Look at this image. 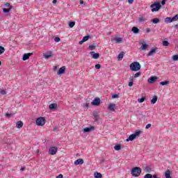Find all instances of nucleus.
I'll return each instance as SVG.
<instances>
[{
    "label": "nucleus",
    "instance_id": "f257e3e1",
    "mask_svg": "<svg viewBox=\"0 0 178 178\" xmlns=\"http://www.w3.org/2000/svg\"><path fill=\"white\" fill-rule=\"evenodd\" d=\"M129 67L132 72H138L141 69V65L138 62H134L131 63Z\"/></svg>",
    "mask_w": 178,
    "mask_h": 178
},
{
    "label": "nucleus",
    "instance_id": "f03ea898",
    "mask_svg": "<svg viewBox=\"0 0 178 178\" xmlns=\"http://www.w3.org/2000/svg\"><path fill=\"white\" fill-rule=\"evenodd\" d=\"M131 175H132L134 177H138V176L141 175V168L134 167L131 170Z\"/></svg>",
    "mask_w": 178,
    "mask_h": 178
},
{
    "label": "nucleus",
    "instance_id": "7ed1b4c3",
    "mask_svg": "<svg viewBox=\"0 0 178 178\" xmlns=\"http://www.w3.org/2000/svg\"><path fill=\"white\" fill-rule=\"evenodd\" d=\"M141 133L142 131L140 130H137L134 134L129 136V138L126 140L127 143H129V141H134V140H136V138L138 137Z\"/></svg>",
    "mask_w": 178,
    "mask_h": 178
},
{
    "label": "nucleus",
    "instance_id": "20e7f679",
    "mask_svg": "<svg viewBox=\"0 0 178 178\" xmlns=\"http://www.w3.org/2000/svg\"><path fill=\"white\" fill-rule=\"evenodd\" d=\"M162 7V6H161V3L156 1L154 2L153 4H152L150 6V8H152V12H158V10H159V9H161V8Z\"/></svg>",
    "mask_w": 178,
    "mask_h": 178
},
{
    "label": "nucleus",
    "instance_id": "39448f33",
    "mask_svg": "<svg viewBox=\"0 0 178 178\" xmlns=\"http://www.w3.org/2000/svg\"><path fill=\"white\" fill-rule=\"evenodd\" d=\"M37 126H44L45 124V118L44 117H40L36 120Z\"/></svg>",
    "mask_w": 178,
    "mask_h": 178
},
{
    "label": "nucleus",
    "instance_id": "423d86ee",
    "mask_svg": "<svg viewBox=\"0 0 178 178\" xmlns=\"http://www.w3.org/2000/svg\"><path fill=\"white\" fill-rule=\"evenodd\" d=\"M111 42H115V44H122V42H123V38L115 36L111 38Z\"/></svg>",
    "mask_w": 178,
    "mask_h": 178
},
{
    "label": "nucleus",
    "instance_id": "0eeeda50",
    "mask_svg": "<svg viewBox=\"0 0 178 178\" xmlns=\"http://www.w3.org/2000/svg\"><path fill=\"white\" fill-rule=\"evenodd\" d=\"M91 105L93 106H99L101 105V99L100 98H95L92 102Z\"/></svg>",
    "mask_w": 178,
    "mask_h": 178
},
{
    "label": "nucleus",
    "instance_id": "6e6552de",
    "mask_svg": "<svg viewBox=\"0 0 178 178\" xmlns=\"http://www.w3.org/2000/svg\"><path fill=\"white\" fill-rule=\"evenodd\" d=\"M56 152H58V147H51L49 149V154L50 155H55L56 154Z\"/></svg>",
    "mask_w": 178,
    "mask_h": 178
},
{
    "label": "nucleus",
    "instance_id": "1a4fd4ad",
    "mask_svg": "<svg viewBox=\"0 0 178 178\" xmlns=\"http://www.w3.org/2000/svg\"><path fill=\"white\" fill-rule=\"evenodd\" d=\"M159 77L158 76H151L150 78H149L148 79V83H149L150 84H154V83H155V81L156 80H158Z\"/></svg>",
    "mask_w": 178,
    "mask_h": 178
},
{
    "label": "nucleus",
    "instance_id": "9d476101",
    "mask_svg": "<svg viewBox=\"0 0 178 178\" xmlns=\"http://www.w3.org/2000/svg\"><path fill=\"white\" fill-rule=\"evenodd\" d=\"M90 55H91L93 59H98L99 58V54L95 51H90Z\"/></svg>",
    "mask_w": 178,
    "mask_h": 178
},
{
    "label": "nucleus",
    "instance_id": "9b49d317",
    "mask_svg": "<svg viewBox=\"0 0 178 178\" xmlns=\"http://www.w3.org/2000/svg\"><path fill=\"white\" fill-rule=\"evenodd\" d=\"M65 70H66V67L63 66L58 70L57 74H58V76H61V74H63V73H65Z\"/></svg>",
    "mask_w": 178,
    "mask_h": 178
},
{
    "label": "nucleus",
    "instance_id": "f8f14e48",
    "mask_svg": "<svg viewBox=\"0 0 178 178\" xmlns=\"http://www.w3.org/2000/svg\"><path fill=\"white\" fill-rule=\"evenodd\" d=\"M43 56L44 59H49V58H52V52L49 51V52L44 53L43 54Z\"/></svg>",
    "mask_w": 178,
    "mask_h": 178
},
{
    "label": "nucleus",
    "instance_id": "ddd939ff",
    "mask_svg": "<svg viewBox=\"0 0 178 178\" xmlns=\"http://www.w3.org/2000/svg\"><path fill=\"white\" fill-rule=\"evenodd\" d=\"M33 55V53L24 54L22 57V60H27L30 58V56Z\"/></svg>",
    "mask_w": 178,
    "mask_h": 178
},
{
    "label": "nucleus",
    "instance_id": "4468645a",
    "mask_svg": "<svg viewBox=\"0 0 178 178\" xmlns=\"http://www.w3.org/2000/svg\"><path fill=\"white\" fill-rule=\"evenodd\" d=\"M116 108V104H110L108 105V111H111V112H115V108Z\"/></svg>",
    "mask_w": 178,
    "mask_h": 178
},
{
    "label": "nucleus",
    "instance_id": "2eb2a0df",
    "mask_svg": "<svg viewBox=\"0 0 178 178\" xmlns=\"http://www.w3.org/2000/svg\"><path fill=\"white\" fill-rule=\"evenodd\" d=\"M94 127L91 126L90 127H86L83 129V133H90V131H92L94 130Z\"/></svg>",
    "mask_w": 178,
    "mask_h": 178
},
{
    "label": "nucleus",
    "instance_id": "dca6fc26",
    "mask_svg": "<svg viewBox=\"0 0 178 178\" xmlns=\"http://www.w3.org/2000/svg\"><path fill=\"white\" fill-rule=\"evenodd\" d=\"M156 49H158V48H153L147 54V56H152V55H154V54H155L156 52Z\"/></svg>",
    "mask_w": 178,
    "mask_h": 178
},
{
    "label": "nucleus",
    "instance_id": "f3484780",
    "mask_svg": "<svg viewBox=\"0 0 178 178\" xmlns=\"http://www.w3.org/2000/svg\"><path fill=\"white\" fill-rule=\"evenodd\" d=\"M147 48H148V44L145 42H143L142 43V46L140 48V51H145Z\"/></svg>",
    "mask_w": 178,
    "mask_h": 178
},
{
    "label": "nucleus",
    "instance_id": "a211bd4d",
    "mask_svg": "<svg viewBox=\"0 0 178 178\" xmlns=\"http://www.w3.org/2000/svg\"><path fill=\"white\" fill-rule=\"evenodd\" d=\"M83 163H84L83 159H78L74 161V165H83Z\"/></svg>",
    "mask_w": 178,
    "mask_h": 178
},
{
    "label": "nucleus",
    "instance_id": "6ab92c4d",
    "mask_svg": "<svg viewBox=\"0 0 178 178\" xmlns=\"http://www.w3.org/2000/svg\"><path fill=\"white\" fill-rule=\"evenodd\" d=\"M161 22V19L159 18H154L150 21V23H153V24H158V23Z\"/></svg>",
    "mask_w": 178,
    "mask_h": 178
},
{
    "label": "nucleus",
    "instance_id": "aec40b11",
    "mask_svg": "<svg viewBox=\"0 0 178 178\" xmlns=\"http://www.w3.org/2000/svg\"><path fill=\"white\" fill-rule=\"evenodd\" d=\"M131 31H133V33L134 34H138V33H140V29H138L137 27L134 26L132 27Z\"/></svg>",
    "mask_w": 178,
    "mask_h": 178
},
{
    "label": "nucleus",
    "instance_id": "412c9836",
    "mask_svg": "<svg viewBox=\"0 0 178 178\" xmlns=\"http://www.w3.org/2000/svg\"><path fill=\"white\" fill-rule=\"evenodd\" d=\"M16 127L17 129H22L23 127V122L22 121H18L16 124Z\"/></svg>",
    "mask_w": 178,
    "mask_h": 178
},
{
    "label": "nucleus",
    "instance_id": "4be33fe9",
    "mask_svg": "<svg viewBox=\"0 0 178 178\" xmlns=\"http://www.w3.org/2000/svg\"><path fill=\"white\" fill-rule=\"evenodd\" d=\"M49 109H51V111L54 109H56L58 108V104H51L49 106Z\"/></svg>",
    "mask_w": 178,
    "mask_h": 178
},
{
    "label": "nucleus",
    "instance_id": "5701e85b",
    "mask_svg": "<svg viewBox=\"0 0 178 178\" xmlns=\"http://www.w3.org/2000/svg\"><path fill=\"white\" fill-rule=\"evenodd\" d=\"M12 6H10L8 8H2L3 13H9L12 10Z\"/></svg>",
    "mask_w": 178,
    "mask_h": 178
},
{
    "label": "nucleus",
    "instance_id": "b1692460",
    "mask_svg": "<svg viewBox=\"0 0 178 178\" xmlns=\"http://www.w3.org/2000/svg\"><path fill=\"white\" fill-rule=\"evenodd\" d=\"M165 178H172L170 176V170H167L165 172Z\"/></svg>",
    "mask_w": 178,
    "mask_h": 178
},
{
    "label": "nucleus",
    "instance_id": "393cba45",
    "mask_svg": "<svg viewBox=\"0 0 178 178\" xmlns=\"http://www.w3.org/2000/svg\"><path fill=\"white\" fill-rule=\"evenodd\" d=\"M94 177L95 178H102V174L98 172H95L94 174Z\"/></svg>",
    "mask_w": 178,
    "mask_h": 178
},
{
    "label": "nucleus",
    "instance_id": "a878e982",
    "mask_svg": "<svg viewBox=\"0 0 178 178\" xmlns=\"http://www.w3.org/2000/svg\"><path fill=\"white\" fill-rule=\"evenodd\" d=\"M114 149H115V151H120L122 149V145H115Z\"/></svg>",
    "mask_w": 178,
    "mask_h": 178
},
{
    "label": "nucleus",
    "instance_id": "bb28decb",
    "mask_svg": "<svg viewBox=\"0 0 178 178\" xmlns=\"http://www.w3.org/2000/svg\"><path fill=\"white\" fill-rule=\"evenodd\" d=\"M156 101H158V97L154 96L153 99L151 100V103L153 104H156Z\"/></svg>",
    "mask_w": 178,
    "mask_h": 178
},
{
    "label": "nucleus",
    "instance_id": "cd10ccee",
    "mask_svg": "<svg viewBox=\"0 0 178 178\" xmlns=\"http://www.w3.org/2000/svg\"><path fill=\"white\" fill-rule=\"evenodd\" d=\"M164 22H165V23H172V22H173V21H172V17H166V18L165 19Z\"/></svg>",
    "mask_w": 178,
    "mask_h": 178
},
{
    "label": "nucleus",
    "instance_id": "c85d7f7f",
    "mask_svg": "<svg viewBox=\"0 0 178 178\" xmlns=\"http://www.w3.org/2000/svg\"><path fill=\"white\" fill-rule=\"evenodd\" d=\"M123 56H124V54H123V52H121L118 54V58L119 59V60H122V59H123Z\"/></svg>",
    "mask_w": 178,
    "mask_h": 178
},
{
    "label": "nucleus",
    "instance_id": "c756f323",
    "mask_svg": "<svg viewBox=\"0 0 178 178\" xmlns=\"http://www.w3.org/2000/svg\"><path fill=\"white\" fill-rule=\"evenodd\" d=\"M144 101H145V97H142L140 99H138V102H139V104H143Z\"/></svg>",
    "mask_w": 178,
    "mask_h": 178
},
{
    "label": "nucleus",
    "instance_id": "7c9ffc66",
    "mask_svg": "<svg viewBox=\"0 0 178 178\" xmlns=\"http://www.w3.org/2000/svg\"><path fill=\"white\" fill-rule=\"evenodd\" d=\"M75 25H76L75 22H70L69 23V27H70V29H73V27H74Z\"/></svg>",
    "mask_w": 178,
    "mask_h": 178
},
{
    "label": "nucleus",
    "instance_id": "2f4dec72",
    "mask_svg": "<svg viewBox=\"0 0 178 178\" xmlns=\"http://www.w3.org/2000/svg\"><path fill=\"white\" fill-rule=\"evenodd\" d=\"M95 48H97V47L94 44L89 45L88 47V49H90V51H94Z\"/></svg>",
    "mask_w": 178,
    "mask_h": 178
},
{
    "label": "nucleus",
    "instance_id": "473e14b6",
    "mask_svg": "<svg viewBox=\"0 0 178 178\" xmlns=\"http://www.w3.org/2000/svg\"><path fill=\"white\" fill-rule=\"evenodd\" d=\"M160 84L161 86H168V84H169V81H161Z\"/></svg>",
    "mask_w": 178,
    "mask_h": 178
},
{
    "label": "nucleus",
    "instance_id": "72a5a7b5",
    "mask_svg": "<svg viewBox=\"0 0 178 178\" xmlns=\"http://www.w3.org/2000/svg\"><path fill=\"white\" fill-rule=\"evenodd\" d=\"M5 52V47L0 46V55H2Z\"/></svg>",
    "mask_w": 178,
    "mask_h": 178
},
{
    "label": "nucleus",
    "instance_id": "f704fd0d",
    "mask_svg": "<svg viewBox=\"0 0 178 178\" xmlns=\"http://www.w3.org/2000/svg\"><path fill=\"white\" fill-rule=\"evenodd\" d=\"M172 22H176L178 20V15H175L173 17H171Z\"/></svg>",
    "mask_w": 178,
    "mask_h": 178
},
{
    "label": "nucleus",
    "instance_id": "c9c22d12",
    "mask_svg": "<svg viewBox=\"0 0 178 178\" xmlns=\"http://www.w3.org/2000/svg\"><path fill=\"white\" fill-rule=\"evenodd\" d=\"M89 39H90V35H86V36H84L82 40L86 42V41H88Z\"/></svg>",
    "mask_w": 178,
    "mask_h": 178
},
{
    "label": "nucleus",
    "instance_id": "e433bc0d",
    "mask_svg": "<svg viewBox=\"0 0 178 178\" xmlns=\"http://www.w3.org/2000/svg\"><path fill=\"white\" fill-rule=\"evenodd\" d=\"M152 177H154V176H152V175H151V174H146L144 176V178H152Z\"/></svg>",
    "mask_w": 178,
    "mask_h": 178
},
{
    "label": "nucleus",
    "instance_id": "4c0bfd02",
    "mask_svg": "<svg viewBox=\"0 0 178 178\" xmlns=\"http://www.w3.org/2000/svg\"><path fill=\"white\" fill-rule=\"evenodd\" d=\"M163 47H168V45H169V42H168V41H166V40H164V41L163 42Z\"/></svg>",
    "mask_w": 178,
    "mask_h": 178
},
{
    "label": "nucleus",
    "instance_id": "58836bf2",
    "mask_svg": "<svg viewBox=\"0 0 178 178\" xmlns=\"http://www.w3.org/2000/svg\"><path fill=\"white\" fill-rule=\"evenodd\" d=\"M145 172H147V173H149V172H151V168L147 166V167L145 168Z\"/></svg>",
    "mask_w": 178,
    "mask_h": 178
},
{
    "label": "nucleus",
    "instance_id": "ea45409f",
    "mask_svg": "<svg viewBox=\"0 0 178 178\" xmlns=\"http://www.w3.org/2000/svg\"><path fill=\"white\" fill-rule=\"evenodd\" d=\"M93 116L95 118V120H98V114L97 113H94Z\"/></svg>",
    "mask_w": 178,
    "mask_h": 178
},
{
    "label": "nucleus",
    "instance_id": "a19ab883",
    "mask_svg": "<svg viewBox=\"0 0 178 178\" xmlns=\"http://www.w3.org/2000/svg\"><path fill=\"white\" fill-rule=\"evenodd\" d=\"M140 76H141V73L139 72L135 74L134 77L137 79V77H140Z\"/></svg>",
    "mask_w": 178,
    "mask_h": 178
},
{
    "label": "nucleus",
    "instance_id": "79ce46f5",
    "mask_svg": "<svg viewBox=\"0 0 178 178\" xmlns=\"http://www.w3.org/2000/svg\"><path fill=\"white\" fill-rule=\"evenodd\" d=\"M118 97H119V95L118 94H115L111 96V98H113V99H115V98H118Z\"/></svg>",
    "mask_w": 178,
    "mask_h": 178
},
{
    "label": "nucleus",
    "instance_id": "37998d69",
    "mask_svg": "<svg viewBox=\"0 0 178 178\" xmlns=\"http://www.w3.org/2000/svg\"><path fill=\"white\" fill-rule=\"evenodd\" d=\"M0 94H1V95H6V91L5 90H2L0 91Z\"/></svg>",
    "mask_w": 178,
    "mask_h": 178
},
{
    "label": "nucleus",
    "instance_id": "c03bdc74",
    "mask_svg": "<svg viewBox=\"0 0 178 178\" xmlns=\"http://www.w3.org/2000/svg\"><path fill=\"white\" fill-rule=\"evenodd\" d=\"M54 41H55L56 42H59V41H60V38H59V37H56V38H54Z\"/></svg>",
    "mask_w": 178,
    "mask_h": 178
},
{
    "label": "nucleus",
    "instance_id": "a18cd8bd",
    "mask_svg": "<svg viewBox=\"0 0 178 178\" xmlns=\"http://www.w3.org/2000/svg\"><path fill=\"white\" fill-rule=\"evenodd\" d=\"M172 59L173 60H178V55H174Z\"/></svg>",
    "mask_w": 178,
    "mask_h": 178
},
{
    "label": "nucleus",
    "instance_id": "49530a36",
    "mask_svg": "<svg viewBox=\"0 0 178 178\" xmlns=\"http://www.w3.org/2000/svg\"><path fill=\"white\" fill-rule=\"evenodd\" d=\"M95 67V69L99 70V69H101V65L100 64H96Z\"/></svg>",
    "mask_w": 178,
    "mask_h": 178
},
{
    "label": "nucleus",
    "instance_id": "de8ad7c7",
    "mask_svg": "<svg viewBox=\"0 0 178 178\" xmlns=\"http://www.w3.org/2000/svg\"><path fill=\"white\" fill-rule=\"evenodd\" d=\"M145 21V18H144V17H140L139 18V22H143Z\"/></svg>",
    "mask_w": 178,
    "mask_h": 178
},
{
    "label": "nucleus",
    "instance_id": "09e8293b",
    "mask_svg": "<svg viewBox=\"0 0 178 178\" xmlns=\"http://www.w3.org/2000/svg\"><path fill=\"white\" fill-rule=\"evenodd\" d=\"M4 6H6V8H10V3L7 2L4 4Z\"/></svg>",
    "mask_w": 178,
    "mask_h": 178
},
{
    "label": "nucleus",
    "instance_id": "8fccbe9b",
    "mask_svg": "<svg viewBox=\"0 0 178 178\" xmlns=\"http://www.w3.org/2000/svg\"><path fill=\"white\" fill-rule=\"evenodd\" d=\"M13 114L12 113H6V118H10Z\"/></svg>",
    "mask_w": 178,
    "mask_h": 178
},
{
    "label": "nucleus",
    "instance_id": "3c124183",
    "mask_svg": "<svg viewBox=\"0 0 178 178\" xmlns=\"http://www.w3.org/2000/svg\"><path fill=\"white\" fill-rule=\"evenodd\" d=\"M133 84H134L133 81H130V82L128 83V86H129V87H133Z\"/></svg>",
    "mask_w": 178,
    "mask_h": 178
},
{
    "label": "nucleus",
    "instance_id": "603ef678",
    "mask_svg": "<svg viewBox=\"0 0 178 178\" xmlns=\"http://www.w3.org/2000/svg\"><path fill=\"white\" fill-rule=\"evenodd\" d=\"M133 2H134V0H128V3H129V5H132Z\"/></svg>",
    "mask_w": 178,
    "mask_h": 178
},
{
    "label": "nucleus",
    "instance_id": "864d4df0",
    "mask_svg": "<svg viewBox=\"0 0 178 178\" xmlns=\"http://www.w3.org/2000/svg\"><path fill=\"white\" fill-rule=\"evenodd\" d=\"M151 127V124H147L145 127V129H149Z\"/></svg>",
    "mask_w": 178,
    "mask_h": 178
},
{
    "label": "nucleus",
    "instance_id": "5fc2aeb1",
    "mask_svg": "<svg viewBox=\"0 0 178 178\" xmlns=\"http://www.w3.org/2000/svg\"><path fill=\"white\" fill-rule=\"evenodd\" d=\"M168 0H163L162 1H161V5H165V3H166V1H167Z\"/></svg>",
    "mask_w": 178,
    "mask_h": 178
},
{
    "label": "nucleus",
    "instance_id": "6e6d98bb",
    "mask_svg": "<svg viewBox=\"0 0 178 178\" xmlns=\"http://www.w3.org/2000/svg\"><path fill=\"white\" fill-rule=\"evenodd\" d=\"M56 178H63V175L62 174H60L58 176L56 177Z\"/></svg>",
    "mask_w": 178,
    "mask_h": 178
},
{
    "label": "nucleus",
    "instance_id": "4d7b16f0",
    "mask_svg": "<svg viewBox=\"0 0 178 178\" xmlns=\"http://www.w3.org/2000/svg\"><path fill=\"white\" fill-rule=\"evenodd\" d=\"M54 72H56V70H58V67L54 66L53 68Z\"/></svg>",
    "mask_w": 178,
    "mask_h": 178
},
{
    "label": "nucleus",
    "instance_id": "13d9d810",
    "mask_svg": "<svg viewBox=\"0 0 178 178\" xmlns=\"http://www.w3.org/2000/svg\"><path fill=\"white\" fill-rule=\"evenodd\" d=\"M79 3H80V5H83V3H84V1L81 0V1H79Z\"/></svg>",
    "mask_w": 178,
    "mask_h": 178
},
{
    "label": "nucleus",
    "instance_id": "bf43d9fd",
    "mask_svg": "<svg viewBox=\"0 0 178 178\" xmlns=\"http://www.w3.org/2000/svg\"><path fill=\"white\" fill-rule=\"evenodd\" d=\"M83 42H84V40L82 39V40H81V41L79 42V44L81 45V44H83Z\"/></svg>",
    "mask_w": 178,
    "mask_h": 178
},
{
    "label": "nucleus",
    "instance_id": "052dcab7",
    "mask_svg": "<svg viewBox=\"0 0 178 178\" xmlns=\"http://www.w3.org/2000/svg\"><path fill=\"white\" fill-rule=\"evenodd\" d=\"M52 3H58V0H53Z\"/></svg>",
    "mask_w": 178,
    "mask_h": 178
},
{
    "label": "nucleus",
    "instance_id": "680f3d73",
    "mask_svg": "<svg viewBox=\"0 0 178 178\" xmlns=\"http://www.w3.org/2000/svg\"><path fill=\"white\" fill-rule=\"evenodd\" d=\"M149 31H151V29H149L147 28V29H146V33H149Z\"/></svg>",
    "mask_w": 178,
    "mask_h": 178
},
{
    "label": "nucleus",
    "instance_id": "e2e57ef3",
    "mask_svg": "<svg viewBox=\"0 0 178 178\" xmlns=\"http://www.w3.org/2000/svg\"><path fill=\"white\" fill-rule=\"evenodd\" d=\"M130 80H131V81H133L134 80V78H133V76H131Z\"/></svg>",
    "mask_w": 178,
    "mask_h": 178
},
{
    "label": "nucleus",
    "instance_id": "0e129e2a",
    "mask_svg": "<svg viewBox=\"0 0 178 178\" xmlns=\"http://www.w3.org/2000/svg\"><path fill=\"white\" fill-rule=\"evenodd\" d=\"M24 169H26L24 167L21 168V171L23 172V170H24Z\"/></svg>",
    "mask_w": 178,
    "mask_h": 178
},
{
    "label": "nucleus",
    "instance_id": "69168bd1",
    "mask_svg": "<svg viewBox=\"0 0 178 178\" xmlns=\"http://www.w3.org/2000/svg\"><path fill=\"white\" fill-rule=\"evenodd\" d=\"M85 106H86V108H88V103H86V104H85Z\"/></svg>",
    "mask_w": 178,
    "mask_h": 178
},
{
    "label": "nucleus",
    "instance_id": "338daca9",
    "mask_svg": "<svg viewBox=\"0 0 178 178\" xmlns=\"http://www.w3.org/2000/svg\"><path fill=\"white\" fill-rule=\"evenodd\" d=\"M108 34H111V32H109Z\"/></svg>",
    "mask_w": 178,
    "mask_h": 178
},
{
    "label": "nucleus",
    "instance_id": "774afa93",
    "mask_svg": "<svg viewBox=\"0 0 178 178\" xmlns=\"http://www.w3.org/2000/svg\"><path fill=\"white\" fill-rule=\"evenodd\" d=\"M177 26H178V25H176V27H178Z\"/></svg>",
    "mask_w": 178,
    "mask_h": 178
}]
</instances>
